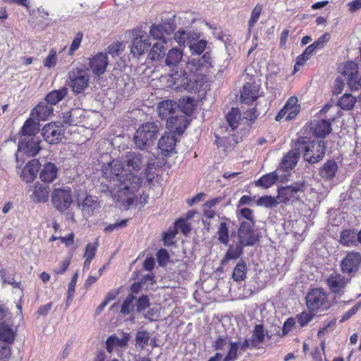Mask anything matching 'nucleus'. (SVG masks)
Masks as SVG:
<instances>
[{"label": "nucleus", "instance_id": "nucleus-58", "mask_svg": "<svg viewBox=\"0 0 361 361\" xmlns=\"http://www.w3.org/2000/svg\"><path fill=\"white\" fill-rule=\"evenodd\" d=\"M330 39V34L328 32H325L322 36H320L316 41H314L312 44L317 49H322L325 44Z\"/></svg>", "mask_w": 361, "mask_h": 361}, {"label": "nucleus", "instance_id": "nucleus-34", "mask_svg": "<svg viewBox=\"0 0 361 361\" xmlns=\"http://www.w3.org/2000/svg\"><path fill=\"white\" fill-rule=\"evenodd\" d=\"M278 178L279 176L277 173L276 171H272L261 176L258 180L255 181V185L257 187H262L264 189H267L274 185L277 181Z\"/></svg>", "mask_w": 361, "mask_h": 361}, {"label": "nucleus", "instance_id": "nucleus-49", "mask_svg": "<svg viewBox=\"0 0 361 361\" xmlns=\"http://www.w3.org/2000/svg\"><path fill=\"white\" fill-rule=\"evenodd\" d=\"M279 203V200L270 195L262 196L257 200V204L258 206L264 207L266 208L276 207Z\"/></svg>", "mask_w": 361, "mask_h": 361}, {"label": "nucleus", "instance_id": "nucleus-57", "mask_svg": "<svg viewBox=\"0 0 361 361\" xmlns=\"http://www.w3.org/2000/svg\"><path fill=\"white\" fill-rule=\"evenodd\" d=\"M82 37H83V34L80 31H79L75 35V36L71 44L69 51H68L69 55H73L74 54V52L80 47Z\"/></svg>", "mask_w": 361, "mask_h": 361}, {"label": "nucleus", "instance_id": "nucleus-46", "mask_svg": "<svg viewBox=\"0 0 361 361\" xmlns=\"http://www.w3.org/2000/svg\"><path fill=\"white\" fill-rule=\"evenodd\" d=\"M197 38V32H187L185 30H179L178 32L175 33L174 37L176 42L178 44H185L187 42L188 44L189 41L192 37Z\"/></svg>", "mask_w": 361, "mask_h": 361}, {"label": "nucleus", "instance_id": "nucleus-21", "mask_svg": "<svg viewBox=\"0 0 361 361\" xmlns=\"http://www.w3.org/2000/svg\"><path fill=\"white\" fill-rule=\"evenodd\" d=\"M300 154V152L297 150L294 145L293 149L283 156L280 163L281 169L283 171H288L294 169L298 162Z\"/></svg>", "mask_w": 361, "mask_h": 361}, {"label": "nucleus", "instance_id": "nucleus-11", "mask_svg": "<svg viewBox=\"0 0 361 361\" xmlns=\"http://www.w3.org/2000/svg\"><path fill=\"white\" fill-rule=\"evenodd\" d=\"M300 109L298 97L292 96L288 98L283 107L279 111L275 117V120L281 121L283 118H285L286 121H291L298 116Z\"/></svg>", "mask_w": 361, "mask_h": 361}, {"label": "nucleus", "instance_id": "nucleus-59", "mask_svg": "<svg viewBox=\"0 0 361 361\" xmlns=\"http://www.w3.org/2000/svg\"><path fill=\"white\" fill-rule=\"evenodd\" d=\"M175 225L176 230H180L185 235L189 233L191 230L190 224L184 219H178Z\"/></svg>", "mask_w": 361, "mask_h": 361}, {"label": "nucleus", "instance_id": "nucleus-8", "mask_svg": "<svg viewBox=\"0 0 361 361\" xmlns=\"http://www.w3.org/2000/svg\"><path fill=\"white\" fill-rule=\"evenodd\" d=\"M51 202L58 211H66L73 203L71 189L55 188L51 193Z\"/></svg>", "mask_w": 361, "mask_h": 361}, {"label": "nucleus", "instance_id": "nucleus-40", "mask_svg": "<svg viewBox=\"0 0 361 361\" xmlns=\"http://www.w3.org/2000/svg\"><path fill=\"white\" fill-rule=\"evenodd\" d=\"M183 58V52L177 49L173 48L170 49L166 55L165 63L166 65L170 67L176 66Z\"/></svg>", "mask_w": 361, "mask_h": 361}, {"label": "nucleus", "instance_id": "nucleus-17", "mask_svg": "<svg viewBox=\"0 0 361 361\" xmlns=\"http://www.w3.org/2000/svg\"><path fill=\"white\" fill-rule=\"evenodd\" d=\"M189 124V121L185 116L180 115L171 116L166 121V127L176 135H181L184 133Z\"/></svg>", "mask_w": 361, "mask_h": 361}, {"label": "nucleus", "instance_id": "nucleus-61", "mask_svg": "<svg viewBox=\"0 0 361 361\" xmlns=\"http://www.w3.org/2000/svg\"><path fill=\"white\" fill-rule=\"evenodd\" d=\"M78 277V273H75L73 276V277L68 284V296H67L68 300H72V299H73V296L75 293V286H76Z\"/></svg>", "mask_w": 361, "mask_h": 361}, {"label": "nucleus", "instance_id": "nucleus-28", "mask_svg": "<svg viewBox=\"0 0 361 361\" xmlns=\"http://www.w3.org/2000/svg\"><path fill=\"white\" fill-rule=\"evenodd\" d=\"M230 219L226 217L221 218L220 224L217 228L216 235L218 240L224 245H228L229 243V224Z\"/></svg>", "mask_w": 361, "mask_h": 361}, {"label": "nucleus", "instance_id": "nucleus-15", "mask_svg": "<svg viewBox=\"0 0 361 361\" xmlns=\"http://www.w3.org/2000/svg\"><path fill=\"white\" fill-rule=\"evenodd\" d=\"M361 262V254L357 252H348L341 262V269L343 274H350L357 271Z\"/></svg>", "mask_w": 361, "mask_h": 361}, {"label": "nucleus", "instance_id": "nucleus-64", "mask_svg": "<svg viewBox=\"0 0 361 361\" xmlns=\"http://www.w3.org/2000/svg\"><path fill=\"white\" fill-rule=\"evenodd\" d=\"M121 47V43L119 42L111 44L107 47V52L112 56H118Z\"/></svg>", "mask_w": 361, "mask_h": 361}, {"label": "nucleus", "instance_id": "nucleus-29", "mask_svg": "<svg viewBox=\"0 0 361 361\" xmlns=\"http://www.w3.org/2000/svg\"><path fill=\"white\" fill-rule=\"evenodd\" d=\"M246 246L243 245L240 241H238L235 245H229L228 250L221 260L222 265L226 264L231 259H237L243 252V247Z\"/></svg>", "mask_w": 361, "mask_h": 361}, {"label": "nucleus", "instance_id": "nucleus-23", "mask_svg": "<svg viewBox=\"0 0 361 361\" xmlns=\"http://www.w3.org/2000/svg\"><path fill=\"white\" fill-rule=\"evenodd\" d=\"M53 106L49 103L39 102L31 111L30 116L39 121H44L53 114Z\"/></svg>", "mask_w": 361, "mask_h": 361}, {"label": "nucleus", "instance_id": "nucleus-16", "mask_svg": "<svg viewBox=\"0 0 361 361\" xmlns=\"http://www.w3.org/2000/svg\"><path fill=\"white\" fill-rule=\"evenodd\" d=\"M109 64L106 54L98 53L90 59L89 66L94 75L101 76L103 75Z\"/></svg>", "mask_w": 361, "mask_h": 361}, {"label": "nucleus", "instance_id": "nucleus-39", "mask_svg": "<svg viewBox=\"0 0 361 361\" xmlns=\"http://www.w3.org/2000/svg\"><path fill=\"white\" fill-rule=\"evenodd\" d=\"M16 337V332L11 327L4 323H0V341L8 344H11Z\"/></svg>", "mask_w": 361, "mask_h": 361}, {"label": "nucleus", "instance_id": "nucleus-22", "mask_svg": "<svg viewBox=\"0 0 361 361\" xmlns=\"http://www.w3.org/2000/svg\"><path fill=\"white\" fill-rule=\"evenodd\" d=\"M40 168L39 160L35 159L30 161L23 169L21 178L26 183H32L37 177Z\"/></svg>", "mask_w": 361, "mask_h": 361}, {"label": "nucleus", "instance_id": "nucleus-38", "mask_svg": "<svg viewBox=\"0 0 361 361\" xmlns=\"http://www.w3.org/2000/svg\"><path fill=\"white\" fill-rule=\"evenodd\" d=\"M341 243L346 246L357 245V233L354 229H345L341 233Z\"/></svg>", "mask_w": 361, "mask_h": 361}, {"label": "nucleus", "instance_id": "nucleus-43", "mask_svg": "<svg viewBox=\"0 0 361 361\" xmlns=\"http://www.w3.org/2000/svg\"><path fill=\"white\" fill-rule=\"evenodd\" d=\"M264 338L265 334L263 325H255L251 336L252 348H257L259 344L262 343L264 341Z\"/></svg>", "mask_w": 361, "mask_h": 361}, {"label": "nucleus", "instance_id": "nucleus-45", "mask_svg": "<svg viewBox=\"0 0 361 361\" xmlns=\"http://www.w3.org/2000/svg\"><path fill=\"white\" fill-rule=\"evenodd\" d=\"M237 218L240 220V219H244L245 221H242L241 222H250L252 224H256V220L254 215V212L252 209L247 207H244L242 209H238L237 210Z\"/></svg>", "mask_w": 361, "mask_h": 361}, {"label": "nucleus", "instance_id": "nucleus-50", "mask_svg": "<svg viewBox=\"0 0 361 361\" xmlns=\"http://www.w3.org/2000/svg\"><path fill=\"white\" fill-rule=\"evenodd\" d=\"M135 295H128L123 300L121 307V313L123 314H129L134 309L133 302L135 300Z\"/></svg>", "mask_w": 361, "mask_h": 361}, {"label": "nucleus", "instance_id": "nucleus-41", "mask_svg": "<svg viewBox=\"0 0 361 361\" xmlns=\"http://www.w3.org/2000/svg\"><path fill=\"white\" fill-rule=\"evenodd\" d=\"M357 98L350 93H345L337 102V106L343 110H351L354 108Z\"/></svg>", "mask_w": 361, "mask_h": 361}, {"label": "nucleus", "instance_id": "nucleus-55", "mask_svg": "<svg viewBox=\"0 0 361 361\" xmlns=\"http://www.w3.org/2000/svg\"><path fill=\"white\" fill-rule=\"evenodd\" d=\"M57 61L56 51L54 49H51L48 56L43 61V64L49 68L54 67Z\"/></svg>", "mask_w": 361, "mask_h": 361}, {"label": "nucleus", "instance_id": "nucleus-47", "mask_svg": "<svg viewBox=\"0 0 361 361\" xmlns=\"http://www.w3.org/2000/svg\"><path fill=\"white\" fill-rule=\"evenodd\" d=\"M262 10L263 6L260 4H256L254 8L252 9L247 23L249 30H251V29H252V27L258 21L259 18L262 14Z\"/></svg>", "mask_w": 361, "mask_h": 361}, {"label": "nucleus", "instance_id": "nucleus-25", "mask_svg": "<svg viewBox=\"0 0 361 361\" xmlns=\"http://www.w3.org/2000/svg\"><path fill=\"white\" fill-rule=\"evenodd\" d=\"M58 175V168L55 164L47 162L44 164L39 173V178L44 183H52Z\"/></svg>", "mask_w": 361, "mask_h": 361}, {"label": "nucleus", "instance_id": "nucleus-9", "mask_svg": "<svg viewBox=\"0 0 361 361\" xmlns=\"http://www.w3.org/2000/svg\"><path fill=\"white\" fill-rule=\"evenodd\" d=\"M65 130L61 123L51 122L44 125L42 134L44 140L51 145L58 144L64 137Z\"/></svg>", "mask_w": 361, "mask_h": 361}, {"label": "nucleus", "instance_id": "nucleus-35", "mask_svg": "<svg viewBox=\"0 0 361 361\" xmlns=\"http://www.w3.org/2000/svg\"><path fill=\"white\" fill-rule=\"evenodd\" d=\"M197 38L192 37L188 45L192 54L200 55L204 51L207 42L204 39H200L199 33H197Z\"/></svg>", "mask_w": 361, "mask_h": 361}, {"label": "nucleus", "instance_id": "nucleus-52", "mask_svg": "<svg viewBox=\"0 0 361 361\" xmlns=\"http://www.w3.org/2000/svg\"><path fill=\"white\" fill-rule=\"evenodd\" d=\"M314 315L315 312L303 311L297 314L296 319L300 326L304 327L313 319Z\"/></svg>", "mask_w": 361, "mask_h": 361}, {"label": "nucleus", "instance_id": "nucleus-6", "mask_svg": "<svg viewBox=\"0 0 361 361\" xmlns=\"http://www.w3.org/2000/svg\"><path fill=\"white\" fill-rule=\"evenodd\" d=\"M90 75L82 68H73L68 73V85L75 94L82 93L89 86Z\"/></svg>", "mask_w": 361, "mask_h": 361}, {"label": "nucleus", "instance_id": "nucleus-20", "mask_svg": "<svg viewBox=\"0 0 361 361\" xmlns=\"http://www.w3.org/2000/svg\"><path fill=\"white\" fill-rule=\"evenodd\" d=\"M41 140L38 137H32L28 140H21L18 143L19 149L24 152L27 156L35 157L41 150Z\"/></svg>", "mask_w": 361, "mask_h": 361}, {"label": "nucleus", "instance_id": "nucleus-7", "mask_svg": "<svg viewBox=\"0 0 361 361\" xmlns=\"http://www.w3.org/2000/svg\"><path fill=\"white\" fill-rule=\"evenodd\" d=\"M240 90V101L241 103L252 105L262 96L260 85L256 82L254 76H249Z\"/></svg>", "mask_w": 361, "mask_h": 361}, {"label": "nucleus", "instance_id": "nucleus-4", "mask_svg": "<svg viewBox=\"0 0 361 361\" xmlns=\"http://www.w3.org/2000/svg\"><path fill=\"white\" fill-rule=\"evenodd\" d=\"M159 128L154 122H146L136 130L134 140L136 146L144 149L152 146L157 138Z\"/></svg>", "mask_w": 361, "mask_h": 361}, {"label": "nucleus", "instance_id": "nucleus-26", "mask_svg": "<svg viewBox=\"0 0 361 361\" xmlns=\"http://www.w3.org/2000/svg\"><path fill=\"white\" fill-rule=\"evenodd\" d=\"M176 144V136L171 133H166L159 139L158 142V147L163 154L168 155L174 149Z\"/></svg>", "mask_w": 361, "mask_h": 361}, {"label": "nucleus", "instance_id": "nucleus-42", "mask_svg": "<svg viewBox=\"0 0 361 361\" xmlns=\"http://www.w3.org/2000/svg\"><path fill=\"white\" fill-rule=\"evenodd\" d=\"M247 265L243 260H240L235 265L233 274L232 278L235 281H241L246 278L247 274Z\"/></svg>", "mask_w": 361, "mask_h": 361}, {"label": "nucleus", "instance_id": "nucleus-12", "mask_svg": "<svg viewBox=\"0 0 361 361\" xmlns=\"http://www.w3.org/2000/svg\"><path fill=\"white\" fill-rule=\"evenodd\" d=\"M305 128V131L317 138H325L332 130L331 122L325 119L311 121Z\"/></svg>", "mask_w": 361, "mask_h": 361}, {"label": "nucleus", "instance_id": "nucleus-51", "mask_svg": "<svg viewBox=\"0 0 361 361\" xmlns=\"http://www.w3.org/2000/svg\"><path fill=\"white\" fill-rule=\"evenodd\" d=\"M166 30L161 24L153 25L149 30L151 36L156 39L164 40Z\"/></svg>", "mask_w": 361, "mask_h": 361}, {"label": "nucleus", "instance_id": "nucleus-5", "mask_svg": "<svg viewBox=\"0 0 361 361\" xmlns=\"http://www.w3.org/2000/svg\"><path fill=\"white\" fill-rule=\"evenodd\" d=\"M306 305L310 312H318L328 310L332 302L328 293L322 288H313L306 296Z\"/></svg>", "mask_w": 361, "mask_h": 361}, {"label": "nucleus", "instance_id": "nucleus-37", "mask_svg": "<svg viewBox=\"0 0 361 361\" xmlns=\"http://www.w3.org/2000/svg\"><path fill=\"white\" fill-rule=\"evenodd\" d=\"M126 166L135 171L140 170L142 164V157L139 153L130 152L126 156Z\"/></svg>", "mask_w": 361, "mask_h": 361}, {"label": "nucleus", "instance_id": "nucleus-24", "mask_svg": "<svg viewBox=\"0 0 361 361\" xmlns=\"http://www.w3.org/2000/svg\"><path fill=\"white\" fill-rule=\"evenodd\" d=\"M130 340V335L123 333L121 338H118L116 334L111 335L106 341V350L111 353L115 348H123L128 345Z\"/></svg>", "mask_w": 361, "mask_h": 361}, {"label": "nucleus", "instance_id": "nucleus-54", "mask_svg": "<svg viewBox=\"0 0 361 361\" xmlns=\"http://www.w3.org/2000/svg\"><path fill=\"white\" fill-rule=\"evenodd\" d=\"M98 246L99 243L97 240L94 243H87L85 246L84 257L93 259L95 257Z\"/></svg>", "mask_w": 361, "mask_h": 361}, {"label": "nucleus", "instance_id": "nucleus-19", "mask_svg": "<svg viewBox=\"0 0 361 361\" xmlns=\"http://www.w3.org/2000/svg\"><path fill=\"white\" fill-rule=\"evenodd\" d=\"M32 194L30 195L31 200L35 203H45L48 201L50 188L38 182L35 183L30 189Z\"/></svg>", "mask_w": 361, "mask_h": 361}, {"label": "nucleus", "instance_id": "nucleus-14", "mask_svg": "<svg viewBox=\"0 0 361 361\" xmlns=\"http://www.w3.org/2000/svg\"><path fill=\"white\" fill-rule=\"evenodd\" d=\"M348 283V279L336 272L331 274L326 279V285L329 290L335 295L343 293Z\"/></svg>", "mask_w": 361, "mask_h": 361}, {"label": "nucleus", "instance_id": "nucleus-31", "mask_svg": "<svg viewBox=\"0 0 361 361\" xmlns=\"http://www.w3.org/2000/svg\"><path fill=\"white\" fill-rule=\"evenodd\" d=\"M81 207L85 215L92 216L96 210L100 208V203L97 197L88 195L82 201Z\"/></svg>", "mask_w": 361, "mask_h": 361}, {"label": "nucleus", "instance_id": "nucleus-36", "mask_svg": "<svg viewBox=\"0 0 361 361\" xmlns=\"http://www.w3.org/2000/svg\"><path fill=\"white\" fill-rule=\"evenodd\" d=\"M226 120L232 130L238 128L241 121V114L238 108L232 107L226 115Z\"/></svg>", "mask_w": 361, "mask_h": 361}, {"label": "nucleus", "instance_id": "nucleus-1", "mask_svg": "<svg viewBox=\"0 0 361 361\" xmlns=\"http://www.w3.org/2000/svg\"><path fill=\"white\" fill-rule=\"evenodd\" d=\"M102 171L103 176L110 181L116 182L115 198L128 209L135 203L137 195L135 192L141 186L140 178L132 172H127L121 160L113 159L104 164Z\"/></svg>", "mask_w": 361, "mask_h": 361}, {"label": "nucleus", "instance_id": "nucleus-2", "mask_svg": "<svg viewBox=\"0 0 361 361\" xmlns=\"http://www.w3.org/2000/svg\"><path fill=\"white\" fill-rule=\"evenodd\" d=\"M295 148L300 152L305 161L316 164L324 157L326 145L322 140H314L309 137L300 136L295 142Z\"/></svg>", "mask_w": 361, "mask_h": 361}, {"label": "nucleus", "instance_id": "nucleus-3", "mask_svg": "<svg viewBox=\"0 0 361 361\" xmlns=\"http://www.w3.org/2000/svg\"><path fill=\"white\" fill-rule=\"evenodd\" d=\"M308 188L307 183L304 180L293 182L289 185L283 186L278 189L277 200L279 203L284 204L300 201L301 196L304 195Z\"/></svg>", "mask_w": 361, "mask_h": 361}, {"label": "nucleus", "instance_id": "nucleus-13", "mask_svg": "<svg viewBox=\"0 0 361 361\" xmlns=\"http://www.w3.org/2000/svg\"><path fill=\"white\" fill-rule=\"evenodd\" d=\"M341 74L345 77L351 90H358V84L356 82L359 75L357 63L347 61L342 68Z\"/></svg>", "mask_w": 361, "mask_h": 361}, {"label": "nucleus", "instance_id": "nucleus-32", "mask_svg": "<svg viewBox=\"0 0 361 361\" xmlns=\"http://www.w3.org/2000/svg\"><path fill=\"white\" fill-rule=\"evenodd\" d=\"M68 93V90L66 87H62L59 90H54L49 92L44 98L45 102L54 106L62 101Z\"/></svg>", "mask_w": 361, "mask_h": 361}, {"label": "nucleus", "instance_id": "nucleus-48", "mask_svg": "<svg viewBox=\"0 0 361 361\" xmlns=\"http://www.w3.org/2000/svg\"><path fill=\"white\" fill-rule=\"evenodd\" d=\"M238 350H240V342H231L224 361H235L238 359Z\"/></svg>", "mask_w": 361, "mask_h": 361}, {"label": "nucleus", "instance_id": "nucleus-60", "mask_svg": "<svg viewBox=\"0 0 361 361\" xmlns=\"http://www.w3.org/2000/svg\"><path fill=\"white\" fill-rule=\"evenodd\" d=\"M157 258L159 265L166 264L170 258L169 254L165 249H160L157 253Z\"/></svg>", "mask_w": 361, "mask_h": 361}, {"label": "nucleus", "instance_id": "nucleus-44", "mask_svg": "<svg viewBox=\"0 0 361 361\" xmlns=\"http://www.w3.org/2000/svg\"><path fill=\"white\" fill-rule=\"evenodd\" d=\"M166 52L165 47L162 44L155 43L148 54V58L151 61H159L161 59Z\"/></svg>", "mask_w": 361, "mask_h": 361}, {"label": "nucleus", "instance_id": "nucleus-63", "mask_svg": "<svg viewBox=\"0 0 361 361\" xmlns=\"http://www.w3.org/2000/svg\"><path fill=\"white\" fill-rule=\"evenodd\" d=\"M295 319L292 317H288L283 323L282 329L283 335L285 336L288 332H290L292 330L293 327L295 326Z\"/></svg>", "mask_w": 361, "mask_h": 361}, {"label": "nucleus", "instance_id": "nucleus-18", "mask_svg": "<svg viewBox=\"0 0 361 361\" xmlns=\"http://www.w3.org/2000/svg\"><path fill=\"white\" fill-rule=\"evenodd\" d=\"M179 105L171 99H166L157 104V113L161 120H168L178 110Z\"/></svg>", "mask_w": 361, "mask_h": 361}, {"label": "nucleus", "instance_id": "nucleus-53", "mask_svg": "<svg viewBox=\"0 0 361 361\" xmlns=\"http://www.w3.org/2000/svg\"><path fill=\"white\" fill-rule=\"evenodd\" d=\"M150 338L149 334L147 331H138L136 334L135 341L141 348H144Z\"/></svg>", "mask_w": 361, "mask_h": 361}, {"label": "nucleus", "instance_id": "nucleus-56", "mask_svg": "<svg viewBox=\"0 0 361 361\" xmlns=\"http://www.w3.org/2000/svg\"><path fill=\"white\" fill-rule=\"evenodd\" d=\"M150 302L148 295H141L136 302L137 311L142 312L149 307Z\"/></svg>", "mask_w": 361, "mask_h": 361}, {"label": "nucleus", "instance_id": "nucleus-27", "mask_svg": "<svg viewBox=\"0 0 361 361\" xmlns=\"http://www.w3.org/2000/svg\"><path fill=\"white\" fill-rule=\"evenodd\" d=\"M151 46L149 39H142L140 37H137L132 41L130 47V52L134 56H140L147 51Z\"/></svg>", "mask_w": 361, "mask_h": 361}, {"label": "nucleus", "instance_id": "nucleus-33", "mask_svg": "<svg viewBox=\"0 0 361 361\" xmlns=\"http://www.w3.org/2000/svg\"><path fill=\"white\" fill-rule=\"evenodd\" d=\"M39 130V123L35 121L34 118H29L24 122L20 133L24 136L32 137H35Z\"/></svg>", "mask_w": 361, "mask_h": 361}, {"label": "nucleus", "instance_id": "nucleus-30", "mask_svg": "<svg viewBox=\"0 0 361 361\" xmlns=\"http://www.w3.org/2000/svg\"><path fill=\"white\" fill-rule=\"evenodd\" d=\"M337 171V163L334 159H329L320 168L319 176L326 180H330L335 177Z\"/></svg>", "mask_w": 361, "mask_h": 361}, {"label": "nucleus", "instance_id": "nucleus-10", "mask_svg": "<svg viewBox=\"0 0 361 361\" xmlns=\"http://www.w3.org/2000/svg\"><path fill=\"white\" fill-rule=\"evenodd\" d=\"M256 224L250 222H240L238 229V237L239 241L246 246H252L259 241V235L256 233L254 227Z\"/></svg>", "mask_w": 361, "mask_h": 361}, {"label": "nucleus", "instance_id": "nucleus-62", "mask_svg": "<svg viewBox=\"0 0 361 361\" xmlns=\"http://www.w3.org/2000/svg\"><path fill=\"white\" fill-rule=\"evenodd\" d=\"M128 219H123L118 222L111 224L106 226L104 229L106 233H111L115 230L118 229L119 228L126 227Z\"/></svg>", "mask_w": 361, "mask_h": 361}]
</instances>
